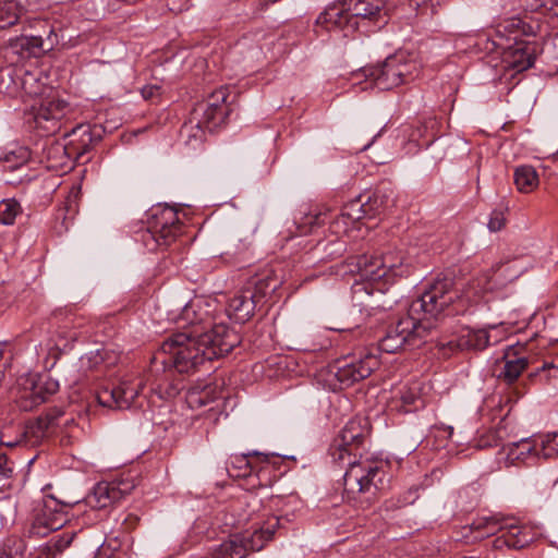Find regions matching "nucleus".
<instances>
[{"mask_svg":"<svg viewBox=\"0 0 558 558\" xmlns=\"http://www.w3.org/2000/svg\"><path fill=\"white\" fill-rule=\"evenodd\" d=\"M240 341L238 332L223 323L214 326L191 323L183 332L165 341L162 350L179 373H190L207 361L230 353Z\"/></svg>","mask_w":558,"mask_h":558,"instance_id":"obj_1","label":"nucleus"},{"mask_svg":"<svg viewBox=\"0 0 558 558\" xmlns=\"http://www.w3.org/2000/svg\"><path fill=\"white\" fill-rule=\"evenodd\" d=\"M543 25L532 16H512L500 22L493 45L502 50V63L506 70L515 73L530 69L541 50L535 39L542 35Z\"/></svg>","mask_w":558,"mask_h":558,"instance_id":"obj_2","label":"nucleus"},{"mask_svg":"<svg viewBox=\"0 0 558 558\" xmlns=\"http://www.w3.org/2000/svg\"><path fill=\"white\" fill-rule=\"evenodd\" d=\"M390 7L386 0H338L319 14L317 23L327 29H339L343 36L353 34L360 23L385 25Z\"/></svg>","mask_w":558,"mask_h":558,"instance_id":"obj_3","label":"nucleus"},{"mask_svg":"<svg viewBox=\"0 0 558 558\" xmlns=\"http://www.w3.org/2000/svg\"><path fill=\"white\" fill-rule=\"evenodd\" d=\"M348 469L343 475V489L349 499H364L369 502L377 493L389 485L388 463L384 460L348 459Z\"/></svg>","mask_w":558,"mask_h":558,"instance_id":"obj_4","label":"nucleus"},{"mask_svg":"<svg viewBox=\"0 0 558 558\" xmlns=\"http://www.w3.org/2000/svg\"><path fill=\"white\" fill-rule=\"evenodd\" d=\"M349 270L352 275L359 277L352 284V301L355 306L360 307V312L363 311H389L390 307L374 305L377 303L374 300V290L372 284L374 282L385 280L386 272L383 270V264L378 255H361L350 259L348 263Z\"/></svg>","mask_w":558,"mask_h":558,"instance_id":"obj_5","label":"nucleus"},{"mask_svg":"<svg viewBox=\"0 0 558 558\" xmlns=\"http://www.w3.org/2000/svg\"><path fill=\"white\" fill-rule=\"evenodd\" d=\"M420 69L421 65L413 54L399 51L380 64L364 68L362 73L372 86L388 90L414 81Z\"/></svg>","mask_w":558,"mask_h":558,"instance_id":"obj_6","label":"nucleus"},{"mask_svg":"<svg viewBox=\"0 0 558 558\" xmlns=\"http://www.w3.org/2000/svg\"><path fill=\"white\" fill-rule=\"evenodd\" d=\"M437 316H401L396 327L379 342V349L395 353L405 343L414 344L415 340L425 338L436 327Z\"/></svg>","mask_w":558,"mask_h":558,"instance_id":"obj_7","label":"nucleus"},{"mask_svg":"<svg viewBox=\"0 0 558 558\" xmlns=\"http://www.w3.org/2000/svg\"><path fill=\"white\" fill-rule=\"evenodd\" d=\"M58 389V381L47 374L28 373L17 378L12 393L23 411H32L56 393Z\"/></svg>","mask_w":558,"mask_h":558,"instance_id":"obj_8","label":"nucleus"},{"mask_svg":"<svg viewBox=\"0 0 558 558\" xmlns=\"http://www.w3.org/2000/svg\"><path fill=\"white\" fill-rule=\"evenodd\" d=\"M182 233V225L178 213L165 207L158 209L149 222L147 231L143 235V241L149 250L157 246H169Z\"/></svg>","mask_w":558,"mask_h":558,"instance_id":"obj_9","label":"nucleus"},{"mask_svg":"<svg viewBox=\"0 0 558 558\" xmlns=\"http://www.w3.org/2000/svg\"><path fill=\"white\" fill-rule=\"evenodd\" d=\"M76 504L77 501L59 500L52 495L46 496L35 514L31 533L46 536L50 532L61 529L69 521L70 510Z\"/></svg>","mask_w":558,"mask_h":558,"instance_id":"obj_10","label":"nucleus"},{"mask_svg":"<svg viewBox=\"0 0 558 558\" xmlns=\"http://www.w3.org/2000/svg\"><path fill=\"white\" fill-rule=\"evenodd\" d=\"M277 282L268 276L255 279L244 290L235 294L228 304L229 314H254L255 312H268L265 307V295L270 291H275Z\"/></svg>","mask_w":558,"mask_h":558,"instance_id":"obj_11","label":"nucleus"},{"mask_svg":"<svg viewBox=\"0 0 558 558\" xmlns=\"http://www.w3.org/2000/svg\"><path fill=\"white\" fill-rule=\"evenodd\" d=\"M70 112V105L60 98L56 90L49 92L41 97L39 106L36 108L34 121L36 128L46 135L57 133L61 128V121Z\"/></svg>","mask_w":558,"mask_h":558,"instance_id":"obj_12","label":"nucleus"},{"mask_svg":"<svg viewBox=\"0 0 558 558\" xmlns=\"http://www.w3.org/2000/svg\"><path fill=\"white\" fill-rule=\"evenodd\" d=\"M472 526L478 531L483 530L485 535L500 532L501 534L495 541L497 547L505 545L508 548L521 549L533 539L527 529L514 524H502L495 517L481 518L473 522Z\"/></svg>","mask_w":558,"mask_h":558,"instance_id":"obj_13","label":"nucleus"},{"mask_svg":"<svg viewBox=\"0 0 558 558\" xmlns=\"http://www.w3.org/2000/svg\"><path fill=\"white\" fill-rule=\"evenodd\" d=\"M367 430L361 420H350L329 448L332 461L339 465L355 457L363 445Z\"/></svg>","mask_w":558,"mask_h":558,"instance_id":"obj_14","label":"nucleus"},{"mask_svg":"<svg viewBox=\"0 0 558 558\" xmlns=\"http://www.w3.org/2000/svg\"><path fill=\"white\" fill-rule=\"evenodd\" d=\"M452 288L449 278H437L416 300L412 301L408 314H440L452 301L448 295Z\"/></svg>","mask_w":558,"mask_h":558,"instance_id":"obj_15","label":"nucleus"},{"mask_svg":"<svg viewBox=\"0 0 558 558\" xmlns=\"http://www.w3.org/2000/svg\"><path fill=\"white\" fill-rule=\"evenodd\" d=\"M142 388L140 378L124 377L117 387L98 390L96 399L105 408L124 410L132 407Z\"/></svg>","mask_w":558,"mask_h":558,"instance_id":"obj_16","label":"nucleus"},{"mask_svg":"<svg viewBox=\"0 0 558 558\" xmlns=\"http://www.w3.org/2000/svg\"><path fill=\"white\" fill-rule=\"evenodd\" d=\"M378 366L377 355L365 350L357 357L344 359L337 368L336 377L342 386L349 387L368 377Z\"/></svg>","mask_w":558,"mask_h":558,"instance_id":"obj_17","label":"nucleus"},{"mask_svg":"<svg viewBox=\"0 0 558 558\" xmlns=\"http://www.w3.org/2000/svg\"><path fill=\"white\" fill-rule=\"evenodd\" d=\"M228 90V87H220L213 92L205 101L197 105L194 113L201 116L198 123H203L211 129L225 121L228 114L226 105L229 97Z\"/></svg>","mask_w":558,"mask_h":558,"instance_id":"obj_18","label":"nucleus"},{"mask_svg":"<svg viewBox=\"0 0 558 558\" xmlns=\"http://www.w3.org/2000/svg\"><path fill=\"white\" fill-rule=\"evenodd\" d=\"M539 456H542L541 446L530 438H524L504 446L498 452V462L505 466H511L529 463Z\"/></svg>","mask_w":558,"mask_h":558,"instance_id":"obj_19","label":"nucleus"},{"mask_svg":"<svg viewBox=\"0 0 558 558\" xmlns=\"http://www.w3.org/2000/svg\"><path fill=\"white\" fill-rule=\"evenodd\" d=\"M524 350L525 347L520 343L507 347L502 356L504 366L497 375L499 380L507 385L518 380L530 364L529 359L523 354Z\"/></svg>","mask_w":558,"mask_h":558,"instance_id":"obj_20","label":"nucleus"},{"mask_svg":"<svg viewBox=\"0 0 558 558\" xmlns=\"http://www.w3.org/2000/svg\"><path fill=\"white\" fill-rule=\"evenodd\" d=\"M124 484L116 482H100L95 485L93 492L86 497V504L95 509H104L122 499L128 493Z\"/></svg>","mask_w":558,"mask_h":558,"instance_id":"obj_21","label":"nucleus"},{"mask_svg":"<svg viewBox=\"0 0 558 558\" xmlns=\"http://www.w3.org/2000/svg\"><path fill=\"white\" fill-rule=\"evenodd\" d=\"M386 272V282L391 278L402 277L408 274V258L401 250L389 248L378 255Z\"/></svg>","mask_w":558,"mask_h":558,"instance_id":"obj_22","label":"nucleus"},{"mask_svg":"<svg viewBox=\"0 0 558 558\" xmlns=\"http://www.w3.org/2000/svg\"><path fill=\"white\" fill-rule=\"evenodd\" d=\"M504 335L505 328L501 324L490 325L486 328L472 330L469 333V343L477 350H483L490 344L498 343Z\"/></svg>","mask_w":558,"mask_h":558,"instance_id":"obj_23","label":"nucleus"},{"mask_svg":"<svg viewBox=\"0 0 558 558\" xmlns=\"http://www.w3.org/2000/svg\"><path fill=\"white\" fill-rule=\"evenodd\" d=\"M365 217H373L372 203H368L367 199L363 202L362 196H360L343 206L341 215L335 223L336 226H339L341 222L349 225V222H355Z\"/></svg>","mask_w":558,"mask_h":558,"instance_id":"obj_24","label":"nucleus"},{"mask_svg":"<svg viewBox=\"0 0 558 558\" xmlns=\"http://www.w3.org/2000/svg\"><path fill=\"white\" fill-rule=\"evenodd\" d=\"M23 12L21 0H0V29L15 25Z\"/></svg>","mask_w":558,"mask_h":558,"instance_id":"obj_25","label":"nucleus"},{"mask_svg":"<svg viewBox=\"0 0 558 558\" xmlns=\"http://www.w3.org/2000/svg\"><path fill=\"white\" fill-rule=\"evenodd\" d=\"M216 398V390L209 385L204 387H192L185 395V401L192 410L201 409L213 402Z\"/></svg>","mask_w":558,"mask_h":558,"instance_id":"obj_26","label":"nucleus"},{"mask_svg":"<svg viewBox=\"0 0 558 558\" xmlns=\"http://www.w3.org/2000/svg\"><path fill=\"white\" fill-rule=\"evenodd\" d=\"M514 183L522 193H530L538 185V175L531 166L518 167L514 171Z\"/></svg>","mask_w":558,"mask_h":558,"instance_id":"obj_27","label":"nucleus"},{"mask_svg":"<svg viewBox=\"0 0 558 558\" xmlns=\"http://www.w3.org/2000/svg\"><path fill=\"white\" fill-rule=\"evenodd\" d=\"M62 412L53 410L48 412L45 416L37 418L35 423L27 427V433L33 434L36 438L44 437L49 428L58 425V420Z\"/></svg>","mask_w":558,"mask_h":558,"instance_id":"obj_28","label":"nucleus"},{"mask_svg":"<svg viewBox=\"0 0 558 558\" xmlns=\"http://www.w3.org/2000/svg\"><path fill=\"white\" fill-rule=\"evenodd\" d=\"M367 201L368 203H372L373 217L380 215L383 211L395 205L392 191L385 189L377 190L373 196L367 197Z\"/></svg>","mask_w":558,"mask_h":558,"instance_id":"obj_29","label":"nucleus"},{"mask_svg":"<svg viewBox=\"0 0 558 558\" xmlns=\"http://www.w3.org/2000/svg\"><path fill=\"white\" fill-rule=\"evenodd\" d=\"M22 213L21 205L14 198L2 199L0 202V223L13 225L17 215Z\"/></svg>","mask_w":558,"mask_h":558,"instance_id":"obj_30","label":"nucleus"},{"mask_svg":"<svg viewBox=\"0 0 558 558\" xmlns=\"http://www.w3.org/2000/svg\"><path fill=\"white\" fill-rule=\"evenodd\" d=\"M23 542L15 536L8 537L0 547V558H23Z\"/></svg>","mask_w":558,"mask_h":558,"instance_id":"obj_31","label":"nucleus"},{"mask_svg":"<svg viewBox=\"0 0 558 558\" xmlns=\"http://www.w3.org/2000/svg\"><path fill=\"white\" fill-rule=\"evenodd\" d=\"M58 43L57 35L53 31H50L47 38L44 39L41 36H32L26 38V45L32 49H39L41 51H49Z\"/></svg>","mask_w":558,"mask_h":558,"instance_id":"obj_32","label":"nucleus"},{"mask_svg":"<svg viewBox=\"0 0 558 558\" xmlns=\"http://www.w3.org/2000/svg\"><path fill=\"white\" fill-rule=\"evenodd\" d=\"M74 535L75 534L73 532L63 533L50 539L49 543L47 544L49 553L53 555L62 553L71 545Z\"/></svg>","mask_w":558,"mask_h":558,"instance_id":"obj_33","label":"nucleus"},{"mask_svg":"<svg viewBox=\"0 0 558 558\" xmlns=\"http://www.w3.org/2000/svg\"><path fill=\"white\" fill-rule=\"evenodd\" d=\"M106 354L105 350L90 351L81 357L82 366L88 369L98 368L105 362Z\"/></svg>","mask_w":558,"mask_h":558,"instance_id":"obj_34","label":"nucleus"},{"mask_svg":"<svg viewBox=\"0 0 558 558\" xmlns=\"http://www.w3.org/2000/svg\"><path fill=\"white\" fill-rule=\"evenodd\" d=\"M501 436H500V429H490L483 434L476 444L477 448L484 449L489 447H497L500 445Z\"/></svg>","mask_w":558,"mask_h":558,"instance_id":"obj_35","label":"nucleus"},{"mask_svg":"<svg viewBox=\"0 0 558 558\" xmlns=\"http://www.w3.org/2000/svg\"><path fill=\"white\" fill-rule=\"evenodd\" d=\"M539 446L544 458H550L558 454V433L547 435Z\"/></svg>","mask_w":558,"mask_h":558,"instance_id":"obj_36","label":"nucleus"},{"mask_svg":"<svg viewBox=\"0 0 558 558\" xmlns=\"http://www.w3.org/2000/svg\"><path fill=\"white\" fill-rule=\"evenodd\" d=\"M506 223L505 213L502 210H493L488 221V229L492 232L500 231Z\"/></svg>","mask_w":558,"mask_h":558,"instance_id":"obj_37","label":"nucleus"},{"mask_svg":"<svg viewBox=\"0 0 558 558\" xmlns=\"http://www.w3.org/2000/svg\"><path fill=\"white\" fill-rule=\"evenodd\" d=\"M400 400L402 401L403 405H412L415 404L416 401L420 400V396L417 392L416 387L412 388H403L400 390Z\"/></svg>","mask_w":558,"mask_h":558,"instance_id":"obj_38","label":"nucleus"},{"mask_svg":"<svg viewBox=\"0 0 558 558\" xmlns=\"http://www.w3.org/2000/svg\"><path fill=\"white\" fill-rule=\"evenodd\" d=\"M138 517L134 513H125L123 514V519L121 521V529L124 532L132 531L138 523Z\"/></svg>","mask_w":558,"mask_h":558,"instance_id":"obj_39","label":"nucleus"},{"mask_svg":"<svg viewBox=\"0 0 558 558\" xmlns=\"http://www.w3.org/2000/svg\"><path fill=\"white\" fill-rule=\"evenodd\" d=\"M412 501L408 500L407 498H401V497H397V498H390L389 500H386L384 506H385V509L386 510H396V509H400L402 507H405L407 505H410Z\"/></svg>","mask_w":558,"mask_h":558,"instance_id":"obj_40","label":"nucleus"},{"mask_svg":"<svg viewBox=\"0 0 558 558\" xmlns=\"http://www.w3.org/2000/svg\"><path fill=\"white\" fill-rule=\"evenodd\" d=\"M12 463L5 454H0V478H9L12 475Z\"/></svg>","mask_w":558,"mask_h":558,"instance_id":"obj_41","label":"nucleus"},{"mask_svg":"<svg viewBox=\"0 0 558 558\" xmlns=\"http://www.w3.org/2000/svg\"><path fill=\"white\" fill-rule=\"evenodd\" d=\"M86 146H87V145H86V144H84V147H86ZM52 149H53L54 151H57V153H58V151H63V153L68 154L69 156H72V155H74V154H75V155H76V157H78V156H81V155H83V154L85 153V148H83V149L77 148V149H76V151H71L73 148H69V147H66L65 145H61V144H57V145H54V146L52 147Z\"/></svg>","mask_w":558,"mask_h":558,"instance_id":"obj_42","label":"nucleus"},{"mask_svg":"<svg viewBox=\"0 0 558 558\" xmlns=\"http://www.w3.org/2000/svg\"><path fill=\"white\" fill-rule=\"evenodd\" d=\"M525 7L530 11H543L544 12L543 1H541V0H525Z\"/></svg>","mask_w":558,"mask_h":558,"instance_id":"obj_43","label":"nucleus"},{"mask_svg":"<svg viewBox=\"0 0 558 558\" xmlns=\"http://www.w3.org/2000/svg\"><path fill=\"white\" fill-rule=\"evenodd\" d=\"M158 92H159V87L148 86V87H144L142 89V95L144 98L148 99V98H153L155 96V94Z\"/></svg>","mask_w":558,"mask_h":558,"instance_id":"obj_44","label":"nucleus"},{"mask_svg":"<svg viewBox=\"0 0 558 558\" xmlns=\"http://www.w3.org/2000/svg\"><path fill=\"white\" fill-rule=\"evenodd\" d=\"M16 168L20 166V165H23L24 162L27 161L28 159V151L26 149H20L19 150V154L16 155Z\"/></svg>","mask_w":558,"mask_h":558,"instance_id":"obj_45","label":"nucleus"},{"mask_svg":"<svg viewBox=\"0 0 558 558\" xmlns=\"http://www.w3.org/2000/svg\"><path fill=\"white\" fill-rule=\"evenodd\" d=\"M326 328L329 329V330L339 331V332H344V331H348V330L351 329L349 327H342L341 325H338V326H327Z\"/></svg>","mask_w":558,"mask_h":558,"instance_id":"obj_46","label":"nucleus"},{"mask_svg":"<svg viewBox=\"0 0 558 558\" xmlns=\"http://www.w3.org/2000/svg\"><path fill=\"white\" fill-rule=\"evenodd\" d=\"M77 131H81V132H82V135H83V136H86L88 142L90 141V134H89V132H88V130H87V129H85V128H83V126H80V128L77 129Z\"/></svg>","mask_w":558,"mask_h":558,"instance_id":"obj_47","label":"nucleus"},{"mask_svg":"<svg viewBox=\"0 0 558 558\" xmlns=\"http://www.w3.org/2000/svg\"><path fill=\"white\" fill-rule=\"evenodd\" d=\"M236 460L240 462V463H244L245 465L247 464V461L245 458H236Z\"/></svg>","mask_w":558,"mask_h":558,"instance_id":"obj_48","label":"nucleus"},{"mask_svg":"<svg viewBox=\"0 0 558 558\" xmlns=\"http://www.w3.org/2000/svg\"><path fill=\"white\" fill-rule=\"evenodd\" d=\"M377 292H378V295H377V296H378V298H380V296L383 295L381 290H379V289H378V290H377Z\"/></svg>","mask_w":558,"mask_h":558,"instance_id":"obj_49","label":"nucleus"},{"mask_svg":"<svg viewBox=\"0 0 558 558\" xmlns=\"http://www.w3.org/2000/svg\"><path fill=\"white\" fill-rule=\"evenodd\" d=\"M73 422H74V418H71V423H73ZM65 423L69 424L70 421H66Z\"/></svg>","mask_w":558,"mask_h":558,"instance_id":"obj_50","label":"nucleus"},{"mask_svg":"<svg viewBox=\"0 0 558 558\" xmlns=\"http://www.w3.org/2000/svg\"><path fill=\"white\" fill-rule=\"evenodd\" d=\"M137 0H134V2L136 3Z\"/></svg>","mask_w":558,"mask_h":558,"instance_id":"obj_51","label":"nucleus"}]
</instances>
